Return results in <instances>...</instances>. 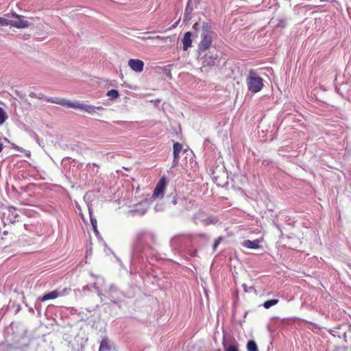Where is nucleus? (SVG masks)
<instances>
[{
	"label": "nucleus",
	"instance_id": "obj_33",
	"mask_svg": "<svg viewBox=\"0 0 351 351\" xmlns=\"http://www.w3.org/2000/svg\"><path fill=\"white\" fill-rule=\"evenodd\" d=\"M243 288H244L245 291H247V287H246L247 286H246V285H245V284H243Z\"/></svg>",
	"mask_w": 351,
	"mask_h": 351
},
{
	"label": "nucleus",
	"instance_id": "obj_27",
	"mask_svg": "<svg viewBox=\"0 0 351 351\" xmlns=\"http://www.w3.org/2000/svg\"><path fill=\"white\" fill-rule=\"evenodd\" d=\"M90 221L92 226H95V225H97V219L94 217H90Z\"/></svg>",
	"mask_w": 351,
	"mask_h": 351
},
{
	"label": "nucleus",
	"instance_id": "obj_17",
	"mask_svg": "<svg viewBox=\"0 0 351 351\" xmlns=\"http://www.w3.org/2000/svg\"><path fill=\"white\" fill-rule=\"evenodd\" d=\"M247 351H258L257 345L254 340L248 341L247 343Z\"/></svg>",
	"mask_w": 351,
	"mask_h": 351
},
{
	"label": "nucleus",
	"instance_id": "obj_14",
	"mask_svg": "<svg viewBox=\"0 0 351 351\" xmlns=\"http://www.w3.org/2000/svg\"><path fill=\"white\" fill-rule=\"evenodd\" d=\"M88 105V104L80 103L79 101H75V102L71 101V103L69 104V108L79 109L82 111L86 112Z\"/></svg>",
	"mask_w": 351,
	"mask_h": 351
},
{
	"label": "nucleus",
	"instance_id": "obj_4",
	"mask_svg": "<svg viewBox=\"0 0 351 351\" xmlns=\"http://www.w3.org/2000/svg\"><path fill=\"white\" fill-rule=\"evenodd\" d=\"M153 236L146 232H138L134 240V250L135 252H141L147 243L148 239H152Z\"/></svg>",
	"mask_w": 351,
	"mask_h": 351
},
{
	"label": "nucleus",
	"instance_id": "obj_37",
	"mask_svg": "<svg viewBox=\"0 0 351 351\" xmlns=\"http://www.w3.org/2000/svg\"><path fill=\"white\" fill-rule=\"evenodd\" d=\"M86 289H88L87 287H84L83 288V291H85Z\"/></svg>",
	"mask_w": 351,
	"mask_h": 351
},
{
	"label": "nucleus",
	"instance_id": "obj_24",
	"mask_svg": "<svg viewBox=\"0 0 351 351\" xmlns=\"http://www.w3.org/2000/svg\"><path fill=\"white\" fill-rule=\"evenodd\" d=\"M287 25V20L285 18H282L278 20L277 27L284 28Z\"/></svg>",
	"mask_w": 351,
	"mask_h": 351
},
{
	"label": "nucleus",
	"instance_id": "obj_38",
	"mask_svg": "<svg viewBox=\"0 0 351 351\" xmlns=\"http://www.w3.org/2000/svg\"><path fill=\"white\" fill-rule=\"evenodd\" d=\"M5 16H7L8 17H10V14H5Z\"/></svg>",
	"mask_w": 351,
	"mask_h": 351
},
{
	"label": "nucleus",
	"instance_id": "obj_8",
	"mask_svg": "<svg viewBox=\"0 0 351 351\" xmlns=\"http://www.w3.org/2000/svg\"><path fill=\"white\" fill-rule=\"evenodd\" d=\"M128 66L135 72H142L144 67V62L138 59H130L128 60Z\"/></svg>",
	"mask_w": 351,
	"mask_h": 351
},
{
	"label": "nucleus",
	"instance_id": "obj_16",
	"mask_svg": "<svg viewBox=\"0 0 351 351\" xmlns=\"http://www.w3.org/2000/svg\"><path fill=\"white\" fill-rule=\"evenodd\" d=\"M190 2H191V0H189L188 3L186 6L185 11H184V21L191 19V14L193 11V8L190 5Z\"/></svg>",
	"mask_w": 351,
	"mask_h": 351
},
{
	"label": "nucleus",
	"instance_id": "obj_20",
	"mask_svg": "<svg viewBox=\"0 0 351 351\" xmlns=\"http://www.w3.org/2000/svg\"><path fill=\"white\" fill-rule=\"evenodd\" d=\"M8 117L5 110L1 107H0V125H2L8 119Z\"/></svg>",
	"mask_w": 351,
	"mask_h": 351
},
{
	"label": "nucleus",
	"instance_id": "obj_25",
	"mask_svg": "<svg viewBox=\"0 0 351 351\" xmlns=\"http://www.w3.org/2000/svg\"><path fill=\"white\" fill-rule=\"evenodd\" d=\"M224 351H239L236 345L226 346L223 343Z\"/></svg>",
	"mask_w": 351,
	"mask_h": 351
},
{
	"label": "nucleus",
	"instance_id": "obj_15",
	"mask_svg": "<svg viewBox=\"0 0 351 351\" xmlns=\"http://www.w3.org/2000/svg\"><path fill=\"white\" fill-rule=\"evenodd\" d=\"M110 346L108 343V339L107 337H104L100 342V346L99 348V351H110Z\"/></svg>",
	"mask_w": 351,
	"mask_h": 351
},
{
	"label": "nucleus",
	"instance_id": "obj_35",
	"mask_svg": "<svg viewBox=\"0 0 351 351\" xmlns=\"http://www.w3.org/2000/svg\"><path fill=\"white\" fill-rule=\"evenodd\" d=\"M202 236L204 238H205V239H208V237H207V235H206V234H202Z\"/></svg>",
	"mask_w": 351,
	"mask_h": 351
},
{
	"label": "nucleus",
	"instance_id": "obj_7",
	"mask_svg": "<svg viewBox=\"0 0 351 351\" xmlns=\"http://www.w3.org/2000/svg\"><path fill=\"white\" fill-rule=\"evenodd\" d=\"M66 289L62 290V291H58V290H54L48 293L44 294L40 298V300L42 302H45L49 300H53L58 298L59 296H62L66 293Z\"/></svg>",
	"mask_w": 351,
	"mask_h": 351
},
{
	"label": "nucleus",
	"instance_id": "obj_31",
	"mask_svg": "<svg viewBox=\"0 0 351 351\" xmlns=\"http://www.w3.org/2000/svg\"><path fill=\"white\" fill-rule=\"evenodd\" d=\"M199 24L198 23H195L194 24V25H193V28L197 29V26H199Z\"/></svg>",
	"mask_w": 351,
	"mask_h": 351
},
{
	"label": "nucleus",
	"instance_id": "obj_2",
	"mask_svg": "<svg viewBox=\"0 0 351 351\" xmlns=\"http://www.w3.org/2000/svg\"><path fill=\"white\" fill-rule=\"evenodd\" d=\"M246 84L249 91L253 93L261 91L264 86L263 78L253 69L249 71L246 78Z\"/></svg>",
	"mask_w": 351,
	"mask_h": 351
},
{
	"label": "nucleus",
	"instance_id": "obj_10",
	"mask_svg": "<svg viewBox=\"0 0 351 351\" xmlns=\"http://www.w3.org/2000/svg\"><path fill=\"white\" fill-rule=\"evenodd\" d=\"M173 149V166L175 167L178 164V161H179V158H180L179 154L182 149V145L178 142L174 143Z\"/></svg>",
	"mask_w": 351,
	"mask_h": 351
},
{
	"label": "nucleus",
	"instance_id": "obj_29",
	"mask_svg": "<svg viewBox=\"0 0 351 351\" xmlns=\"http://www.w3.org/2000/svg\"><path fill=\"white\" fill-rule=\"evenodd\" d=\"M88 213H89V217H93V210H92V209L90 207H88Z\"/></svg>",
	"mask_w": 351,
	"mask_h": 351
},
{
	"label": "nucleus",
	"instance_id": "obj_22",
	"mask_svg": "<svg viewBox=\"0 0 351 351\" xmlns=\"http://www.w3.org/2000/svg\"><path fill=\"white\" fill-rule=\"evenodd\" d=\"M8 25L11 26V20H9L3 17H0V27Z\"/></svg>",
	"mask_w": 351,
	"mask_h": 351
},
{
	"label": "nucleus",
	"instance_id": "obj_19",
	"mask_svg": "<svg viewBox=\"0 0 351 351\" xmlns=\"http://www.w3.org/2000/svg\"><path fill=\"white\" fill-rule=\"evenodd\" d=\"M279 300L277 299L269 300L263 303V306L268 309L272 306H274L278 303Z\"/></svg>",
	"mask_w": 351,
	"mask_h": 351
},
{
	"label": "nucleus",
	"instance_id": "obj_30",
	"mask_svg": "<svg viewBox=\"0 0 351 351\" xmlns=\"http://www.w3.org/2000/svg\"><path fill=\"white\" fill-rule=\"evenodd\" d=\"M156 39H158V40H165V38L164 37H161L160 36H157L156 37H155Z\"/></svg>",
	"mask_w": 351,
	"mask_h": 351
},
{
	"label": "nucleus",
	"instance_id": "obj_11",
	"mask_svg": "<svg viewBox=\"0 0 351 351\" xmlns=\"http://www.w3.org/2000/svg\"><path fill=\"white\" fill-rule=\"evenodd\" d=\"M192 34L190 32H187L184 34L183 38L182 39V42L183 44V50L186 51L189 48L191 47L192 45V39H191Z\"/></svg>",
	"mask_w": 351,
	"mask_h": 351
},
{
	"label": "nucleus",
	"instance_id": "obj_32",
	"mask_svg": "<svg viewBox=\"0 0 351 351\" xmlns=\"http://www.w3.org/2000/svg\"><path fill=\"white\" fill-rule=\"evenodd\" d=\"M3 149V144L1 143H0V152L2 151Z\"/></svg>",
	"mask_w": 351,
	"mask_h": 351
},
{
	"label": "nucleus",
	"instance_id": "obj_13",
	"mask_svg": "<svg viewBox=\"0 0 351 351\" xmlns=\"http://www.w3.org/2000/svg\"><path fill=\"white\" fill-rule=\"evenodd\" d=\"M243 247H245L249 249H257L260 247L259 241L258 240H245L242 243Z\"/></svg>",
	"mask_w": 351,
	"mask_h": 351
},
{
	"label": "nucleus",
	"instance_id": "obj_18",
	"mask_svg": "<svg viewBox=\"0 0 351 351\" xmlns=\"http://www.w3.org/2000/svg\"><path fill=\"white\" fill-rule=\"evenodd\" d=\"M96 110H104V108L102 106H95L92 105H88L86 112L90 114H93L95 112Z\"/></svg>",
	"mask_w": 351,
	"mask_h": 351
},
{
	"label": "nucleus",
	"instance_id": "obj_9",
	"mask_svg": "<svg viewBox=\"0 0 351 351\" xmlns=\"http://www.w3.org/2000/svg\"><path fill=\"white\" fill-rule=\"evenodd\" d=\"M218 56L217 55L212 56L206 54L203 58L202 60V66L203 67H210L216 64L217 62Z\"/></svg>",
	"mask_w": 351,
	"mask_h": 351
},
{
	"label": "nucleus",
	"instance_id": "obj_28",
	"mask_svg": "<svg viewBox=\"0 0 351 351\" xmlns=\"http://www.w3.org/2000/svg\"><path fill=\"white\" fill-rule=\"evenodd\" d=\"M94 232L96 234V235L99 234V231L97 230V226L95 225V226H93Z\"/></svg>",
	"mask_w": 351,
	"mask_h": 351
},
{
	"label": "nucleus",
	"instance_id": "obj_36",
	"mask_svg": "<svg viewBox=\"0 0 351 351\" xmlns=\"http://www.w3.org/2000/svg\"><path fill=\"white\" fill-rule=\"evenodd\" d=\"M172 202H173V204H176V203H177L175 199H173Z\"/></svg>",
	"mask_w": 351,
	"mask_h": 351
},
{
	"label": "nucleus",
	"instance_id": "obj_5",
	"mask_svg": "<svg viewBox=\"0 0 351 351\" xmlns=\"http://www.w3.org/2000/svg\"><path fill=\"white\" fill-rule=\"evenodd\" d=\"M12 16L16 19V21L11 20V27L18 29L27 28L30 25V23L25 20V16L19 15L15 12L12 13Z\"/></svg>",
	"mask_w": 351,
	"mask_h": 351
},
{
	"label": "nucleus",
	"instance_id": "obj_12",
	"mask_svg": "<svg viewBox=\"0 0 351 351\" xmlns=\"http://www.w3.org/2000/svg\"><path fill=\"white\" fill-rule=\"evenodd\" d=\"M46 101L48 102L57 104L63 106H66L69 108V104L71 103V101L64 99H60L58 97H46Z\"/></svg>",
	"mask_w": 351,
	"mask_h": 351
},
{
	"label": "nucleus",
	"instance_id": "obj_3",
	"mask_svg": "<svg viewBox=\"0 0 351 351\" xmlns=\"http://www.w3.org/2000/svg\"><path fill=\"white\" fill-rule=\"evenodd\" d=\"M93 287L97 290V295L101 300H104L103 297L107 298L112 303L117 304L121 298L122 293L114 285H111L108 289H106L104 293H102L98 289L96 283L94 284Z\"/></svg>",
	"mask_w": 351,
	"mask_h": 351
},
{
	"label": "nucleus",
	"instance_id": "obj_23",
	"mask_svg": "<svg viewBox=\"0 0 351 351\" xmlns=\"http://www.w3.org/2000/svg\"><path fill=\"white\" fill-rule=\"evenodd\" d=\"M29 95L30 97H32V98H38L39 99H45V100H46V97H47L43 93L37 94L36 93H30Z\"/></svg>",
	"mask_w": 351,
	"mask_h": 351
},
{
	"label": "nucleus",
	"instance_id": "obj_21",
	"mask_svg": "<svg viewBox=\"0 0 351 351\" xmlns=\"http://www.w3.org/2000/svg\"><path fill=\"white\" fill-rule=\"evenodd\" d=\"M107 96H108L110 99H113L119 96V93L117 90L112 89L108 91Z\"/></svg>",
	"mask_w": 351,
	"mask_h": 351
},
{
	"label": "nucleus",
	"instance_id": "obj_39",
	"mask_svg": "<svg viewBox=\"0 0 351 351\" xmlns=\"http://www.w3.org/2000/svg\"><path fill=\"white\" fill-rule=\"evenodd\" d=\"M211 223H215V220L211 221Z\"/></svg>",
	"mask_w": 351,
	"mask_h": 351
},
{
	"label": "nucleus",
	"instance_id": "obj_26",
	"mask_svg": "<svg viewBox=\"0 0 351 351\" xmlns=\"http://www.w3.org/2000/svg\"><path fill=\"white\" fill-rule=\"evenodd\" d=\"M222 239H223V238L221 237H218L217 239H216L215 240L213 245V248L214 251L217 249L218 245L220 244V243L221 242Z\"/></svg>",
	"mask_w": 351,
	"mask_h": 351
},
{
	"label": "nucleus",
	"instance_id": "obj_34",
	"mask_svg": "<svg viewBox=\"0 0 351 351\" xmlns=\"http://www.w3.org/2000/svg\"><path fill=\"white\" fill-rule=\"evenodd\" d=\"M196 254H197V251L195 250V251H194V252H193V254H191V255L194 256H195V255H196Z\"/></svg>",
	"mask_w": 351,
	"mask_h": 351
},
{
	"label": "nucleus",
	"instance_id": "obj_6",
	"mask_svg": "<svg viewBox=\"0 0 351 351\" xmlns=\"http://www.w3.org/2000/svg\"><path fill=\"white\" fill-rule=\"evenodd\" d=\"M166 186V179L161 178L157 183L152 195L153 199L162 198L164 195V191Z\"/></svg>",
	"mask_w": 351,
	"mask_h": 351
},
{
	"label": "nucleus",
	"instance_id": "obj_1",
	"mask_svg": "<svg viewBox=\"0 0 351 351\" xmlns=\"http://www.w3.org/2000/svg\"><path fill=\"white\" fill-rule=\"evenodd\" d=\"M215 35L213 27L207 23H203L202 30L201 34V40L198 45L197 52L200 54L209 49L210 47L213 39Z\"/></svg>",
	"mask_w": 351,
	"mask_h": 351
}]
</instances>
